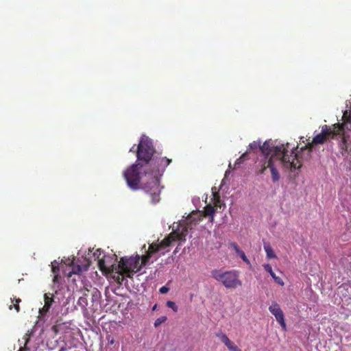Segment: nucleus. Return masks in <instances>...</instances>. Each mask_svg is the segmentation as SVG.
<instances>
[{
  "label": "nucleus",
  "mask_w": 351,
  "mask_h": 351,
  "mask_svg": "<svg viewBox=\"0 0 351 351\" xmlns=\"http://www.w3.org/2000/svg\"><path fill=\"white\" fill-rule=\"evenodd\" d=\"M289 143L285 145L282 144L271 147L270 141H265L260 147V151L263 154L264 158L261 160L256 165V173L257 175L264 174L269 168L272 181L274 182H278L280 180V173L277 169L276 163L280 164L283 167L291 165L289 160ZM293 166L295 167V165Z\"/></svg>",
  "instance_id": "1"
},
{
  "label": "nucleus",
  "mask_w": 351,
  "mask_h": 351,
  "mask_svg": "<svg viewBox=\"0 0 351 351\" xmlns=\"http://www.w3.org/2000/svg\"><path fill=\"white\" fill-rule=\"evenodd\" d=\"M154 153L152 141L147 137L141 138L136 150L137 161L123 173V177L130 189L136 191L141 188V171L147 169V167Z\"/></svg>",
  "instance_id": "2"
},
{
  "label": "nucleus",
  "mask_w": 351,
  "mask_h": 351,
  "mask_svg": "<svg viewBox=\"0 0 351 351\" xmlns=\"http://www.w3.org/2000/svg\"><path fill=\"white\" fill-rule=\"evenodd\" d=\"M171 162V159L166 157L154 158L150 165H154L151 170H144L145 176H148L149 181L143 184L141 189L150 195L152 202L156 204L160 202V189L159 178L164 173L165 168Z\"/></svg>",
  "instance_id": "3"
},
{
  "label": "nucleus",
  "mask_w": 351,
  "mask_h": 351,
  "mask_svg": "<svg viewBox=\"0 0 351 351\" xmlns=\"http://www.w3.org/2000/svg\"><path fill=\"white\" fill-rule=\"evenodd\" d=\"M160 252V247L157 243H152L146 254L143 256L136 254L135 256H124L121 258L118 264V269L125 274L128 278H132L133 274L141 270L149 261L153 254Z\"/></svg>",
  "instance_id": "4"
},
{
  "label": "nucleus",
  "mask_w": 351,
  "mask_h": 351,
  "mask_svg": "<svg viewBox=\"0 0 351 351\" xmlns=\"http://www.w3.org/2000/svg\"><path fill=\"white\" fill-rule=\"evenodd\" d=\"M211 276L227 289H235L242 285L239 278V273L236 270L213 269L211 271Z\"/></svg>",
  "instance_id": "5"
},
{
  "label": "nucleus",
  "mask_w": 351,
  "mask_h": 351,
  "mask_svg": "<svg viewBox=\"0 0 351 351\" xmlns=\"http://www.w3.org/2000/svg\"><path fill=\"white\" fill-rule=\"evenodd\" d=\"M298 149V145L291 149L290 154H289V160L290 163L293 162V165H295V167L292 166H284V167L293 169H299L302 167L303 161H308L311 158V153L313 147H309L308 143L302 147L300 151L295 152V151Z\"/></svg>",
  "instance_id": "6"
},
{
  "label": "nucleus",
  "mask_w": 351,
  "mask_h": 351,
  "mask_svg": "<svg viewBox=\"0 0 351 351\" xmlns=\"http://www.w3.org/2000/svg\"><path fill=\"white\" fill-rule=\"evenodd\" d=\"M343 132V125L341 124L335 125V128L332 130L327 125L322 126V130L319 134L314 136L313 141L308 143L309 147H314L317 145H322L329 138L330 136L332 137L339 134Z\"/></svg>",
  "instance_id": "7"
},
{
  "label": "nucleus",
  "mask_w": 351,
  "mask_h": 351,
  "mask_svg": "<svg viewBox=\"0 0 351 351\" xmlns=\"http://www.w3.org/2000/svg\"><path fill=\"white\" fill-rule=\"evenodd\" d=\"M187 232L188 230L186 228H184L181 232H179L178 231H173L167 237L165 238L160 243H157V245L160 247V251L169 246L173 241H185V237Z\"/></svg>",
  "instance_id": "8"
},
{
  "label": "nucleus",
  "mask_w": 351,
  "mask_h": 351,
  "mask_svg": "<svg viewBox=\"0 0 351 351\" xmlns=\"http://www.w3.org/2000/svg\"><path fill=\"white\" fill-rule=\"evenodd\" d=\"M187 232L188 230L186 228H184L181 232H179L178 231H173L167 237L165 238L160 243H157V245L160 247V251L169 246L173 241H185V237Z\"/></svg>",
  "instance_id": "9"
},
{
  "label": "nucleus",
  "mask_w": 351,
  "mask_h": 351,
  "mask_svg": "<svg viewBox=\"0 0 351 351\" xmlns=\"http://www.w3.org/2000/svg\"><path fill=\"white\" fill-rule=\"evenodd\" d=\"M269 311L274 315L276 321L280 324L282 330L286 331L287 325L285 321V315L279 304L275 302H273L271 305L269 306Z\"/></svg>",
  "instance_id": "10"
},
{
  "label": "nucleus",
  "mask_w": 351,
  "mask_h": 351,
  "mask_svg": "<svg viewBox=\"0 0 351 351\" xmlns=\"http://www.w3.org/2000/svg\"><path fill=\"white\" fill-rule=\"evenodd\" d=\"M45 304L42 308L39 310V314L40 316L46 315L53 302V295L51 293H47L44 295Z\"/></svg>",
  "instance_id": "11"
},
{
  "label": "nucleus",
  "mask_w": 351,
  "mask_h": 351,
  "mask_svg": "<svg viewBox=\"0 0 351 351\" xmlns=\"http://www.w3.org/2000/svg\"><path fill=\"white\" fill-rule=\"evenodd\" d=\"M263 267L265 269V270L266 271H267L268 273H269V274L271 275V276L272 277V278L274 280V281L281 285V286H283L284 285V282L282 280V279L278 276H277L275 273L272 270V268H271V266L269 265V264H264L263 265Z\"/></svg>",
  "instance_id": "12"
},
{
  "label": "nucleus",
  "mask_w": 351,
  "mask_h": 351,
  "mask_svg": "<svg viewBox=\"0 0 351 351\" xmlns=\"http://www.w3.org/2000/svg\"><path fill=\"white\" fill-rule=\"evenodd\" d=\"M343 133H344V131L340 134H342V136H341V140L340 141V142L339 143V147L341 154L343 156L348 154V147H349L348 143L346 138Z\"/></svg>",
  "instance_id": "13"
},
{
  "label": "nucleus",
  "mask_w": 351,
  "mask_h": 351,
  "mask_svg": "<svg viewBox=\"0 0 351 351\" xmlns=\"http://www.w3.org/2000/svg\"><path fill=\"white\" fill-rule=\"evenodd\" d=\"M217 336L220 339L221 341L227 346L228 349H230V348L234 344L224 333H218L217 334Z\"/></svg>",
  "instance_id": "14"
},
{
  "label": "nucleus",
  "mask_w": 351,
  "mask_h": 351,
  "mask_svg": "<svg viewBox=\"0 0 351 351\" xmlns=\"http://www.w3.org/2000/svg\"><path fill=\"white\" fill-rule=\"evenodd\" d=\"M204 216L211 217V221L213 220V215L215 213V208L212 205H207L204 207Z\"/></svg>",
  "instance_id": "15"
},
{
  "label": "nucleus",
  "mask_w": 351,
  "mask_h": 351,
  "mask_svg": "<svg viewBox=\"0 0 351 351\" xmlns=\"http://www.w3.org/2000/svg\"><path fill=\"white\" fill-rule=\"evenodd\" d=\"M264 249L267 254V257L268 258H276V256L269 244H265Z\"/></svg>",
  "instance_id": "16"
},
{
  "label": "nucleus",
  "mask_w": 351,
  "mask_h": 351,
  "mask_svg": "<svg viewBox=\"0 0 351 351\" xmlns=\"http://www.w3.org/2000/svg\"><path fill=\"white\" fill-rule=\"evenodd\" d=\"M60 268L58 263L56 261H54L51 263V271L55 274L53 281L55 282L56 279L58 278V272H59Z\"/></svg>",
  "instance_id": "17"
},
{
  "label": "nucleus",
  "mask_w": 351,
  "mask_h": 351,
  "mask_svg": "<svg viewBox=\"0 0 351 351\" xmlns=\"http://www.w3.org/2000/svg\"><path fill=\"white\" fill-rule=\"evenodd\" d=\"M77 304L83 308H86V306H88V300L86 298V294H84L83 296H81L78 299Z\"/></svg>",
  "instance_id": "18"
},
{
  "label": "nucleus",
  "mask_w": 351,
  "mask_h": 351,
  "mask_svg": "<svg viewBox=\"0 0 351 351\" xmlns=\"http://www.w3.org/2000/svg\"><path fill=\"white\" fill-rule=\"evenodd\" d=\"M11 300H12V303L15 302V304H14L13 305H10L9 306V308L11 310L12 308H14L16 311L17 313H19L20 311L19 303L21 302V300L20 298H14V299H11Z\"/></svg>",
  "instance_id": "19"
},
{
  "label": "nucleus",
  "mask_w": 351,
  "mask_h": 351,
  "mask_svg": "<svg viewBox=\"0 0 351 351\" xmlns=\"http://www.w3.org/2000/svg\"><path fill=\"white\" fill-rule=\"evenodd\" d=\"M124 276H125V274L122 272V271L121 269H118L117 276H114V278L115 279L117 282H118L119 284H121L122 282L123 281V280L125 279Z\"/></svg>",
  "instance_id": "20"
},
{
  "label": "nucleus",
  "mask_w": 351,
  "mask_h": 351,
  "mask_svg": "<svg viewBox=\"0 0 351 351\" xmlns=\"http://www.w3.org/2000/svg\"><path fill=\"white\" fill-rule=\"evenodd\" d=\"M260 147H261V141H253L252 143H251L249 145L247 150L249 152H250V151H254L257 149H260Z\"/></svg>",
  "instance_id": "21"
},
{
  "label": "nucleus",
  "mask_w": 351,
  "mask_h": 351,
  "mask_svg": "<svg viewBox=\"0 0 351 351\" xmlns=\"http://www.w3.org/2000/svg\"><path fill=\"white\" fill-rule=\"evenodd\" d=\"M167 319V317L166 316H161L158 318H157L154 322V326L158 327L160 324L165 323Z\"/></svg>",
  "instance_id": "22"
},
{
  "label": "nucleus",
  "mask_w": 351,
  "mask_h": 351,
  "mask_svg": "<svg viewBox=\"0 0 351 351\" xmlns=\"http://www.w3.org/2000/svg\"><path fill=\"white\" fill-rule=\"evenodd\" d=\"M238 255L241 257V258L250 267H251V263L250 261H249V259L247 258V256H245V254L243 251H241L239 252V253L238 254Z\"/></svg>",
  "instance_id": "23"
},
{
  "label": "nucleus",
  "mask_w": 351,
  "mask_h": 351,
  "mask_svg": "<svg viewBox=\"0 0 351 351\" xmlns=\"http://www.w3.org/2000/svg\"><path fill=\"white\" fill-rule=\"evenodd\" d=\"M167 306L171 308L174 312H177L178 310V306L173 301H167Z\"/></svg>",
  "instance_id": "24"
},
{
  "label": "nucleus",
  "mask_w": 351,
  "mask_h": 351,
  "mask_svg": "<svg viewBox=\"0 0 351 351\" xmlns=\"http://www.w3.org/2000/svg\"><path fill=\"white\" fill-rule=\"evenodd\" d=\"M98 266L101 271L106 270L105 261L101 258L98 260Z\"/></svg>",
  "instance_id": "25"
},
{
  "label": "nucleus",
  "mask_w": 351,
  "mask_h": 351,
  "mask_svg": "<svg viewBox=\"0 0 351 351\" xmlns=\"http://www.w3.org/2000/svg\"><path fill=\"white\" fill-rule=\"evenodd\" d=\"M102 254V251L100 249H97L94 253L93 256L95 258V259H101L102 258H100L101 255Z\"/></svg>",
  "instance_id": "26"
},
{
  "label": "nucleus",
  "mask_w": 351,
  "mask_h": 351,
  "mask_svg": "<svg viewBox=\"0 0 351 351\" xmlns=\"http://www.w3.org/2000/svg\"><path fill=\"white\" fill-rule=\"evenodd\" d=\"M230 246L237 254L241 251L236 243H231Z\"/></svg>",
  "instance_id": "27"
},
{
  "label": "nucleus",
  "mask_w": 351,
  "mask_h": 351,
  "mask_svg": "<svg viewBox=\"0 0 351 351\" xmlns=\"http://www.w3.org/2000/svg\"><path fill=\"white\" fill-rule=\"evenodd\" d=\"M230 246L237 254L241 251L236 243H231Z\"/></svg>",
  "instance_id": "28"
},
{
  "label": "nucleus",
  "mask_w": 351,
  "mask_h": 351,
  "mask_svg": "<svg viewBox=\"0 0 351 351\" xmlns=\"http://www.w3.org/2000/svg\"><path fill=\"white\" fill-rule=\"evenodd\" d=\"M169 291V288L166 287V286H163L162 287L160 288L159 289V292L162 294H165L167 293L168 291Z\"/></svg>",
  "instance_id": "29"
},
{
  "label": "nucleus",
  "mask_w": 351,
  "mask_h": 351,
  "mask_svg": "<svg viewBox=\"0 0 351 351\" xmlns=\"http://www.w3.org/2000/svg\"><path fill=\"white\" fill-rule=\"evenodd\" d=\"M107 340L109 344L112 345L114 343V339L111 335L107 336Z\"/></svg>",
  "instance_id": "30"
},
{
  "label": "nucleus",
  "mask_w": 351,
  "mask_h": 351,
  "mask_svg": "<svg viewBox=\"0 0 351 351\" xmlns=\"http://www.w3.org/2000/svg\"><path fill=\"white\" fill-rule=\"evenodd\" d=\"M243 159L241 158V157L240 156L238 159H237V160L235 161V163H234V166L237 167V166H239L240 165L241 163H243Z\"/></svg>",
  "instance_id": "31"
},
{
  "label": "nucleus",
  "mask_w": 351,
  "mask_h": 351,
  "mask_svg": "<svg viewBox=\"0 0 351 351\" xmlns=\"http://www.w3.org/2000/svg\"><path fill=\"white\" fill-rule=\"evenodd\" d=\"M230 351H242L240 348H239L238 346H237L236 345H233L232 346L230 349H229Z\"/></svg>",
  "instance_id": "32"
},
{
  "label": "nucleus",
  "mask_w": 351,
  "mask_h": 351,
  "mask_svg": "<svg viewBox=\"0 0 351 351\" xmlns=\"http://www.w3.org/2000/svg\"><path fill=\"white\" fill-rule=\"evenodd\" d=\"M213 193L214 199L216 201V203L219 202L220 197H219L218 193H217V192H213Z\"/></svg>",
  "instance_id": "33"
},
{
  "label": "nucleus",
  "mask_w": 351,
  "mask_h": 351,
  "mask_svg": "<svg viewBox=\"0 0 351 351\" xmlns=\"http://www.w3.org/2000/svg\"><path fill=\"white\" fill-rule=\"evenodd\" d=\"M28 341H29V338H28V337H27V339H26V342H25V346H24L23 347H21V348L19 349V351H26V350H29V349L26 347V344L27 343Z\"/></svg>",
  "instance_id": "34"
},
{
  "label": "nucleus",
  "mask_w": 351,
  "mask_h": 351,
  "mask_svg": "<svg viewBox=\"0 0 351 351\" xmlns=\"http://www.w3.org/2000/svg\"><path fill=\"white\" fill-rule=\"evenodd\" d=\"M248 152H249V151H248V150H247L245 153H243V154L241 156V158H243V160H245L247 159V155H248Z\"/></svg>",
  "instance_id": "35"
},
{
  "label": "nucleus",
  "mask_w": 351,
  "mask_h": 351,
  "mask_svg": "<svg viewBox=\"0 0 351 351\" xmlns=\"http://www.w3.org/2000/svg\"><path fill=\"white\" fill-rule=\"evenodd\" d=\"M66 347H62L60 348V350L58 351H66Z\"/></svg>",
  "instance_id": "36"
},
{
  "label": "nucleus",
  "mask_w": 351,
  "mask_h": 351,
  "mask_svg": "<svg viewBox=\"0 0 351 351\" xmlns=\"http://www.w3.org/2000/svg\"><path fill=\"white\" fill-rule=\"evenodd\" d=\"M52 330H53V331H55V332H57V326H53L52 327Z\"/></svg>",
  "instance_id": "37"
},
{
  "label": "nucleus",
  "mask_w": 351,
  "mask_h": 351,
  "mask_svg": "<svg viewBox=\"0 0 351 351\" xmlns=\"http://www.w3.org/2000/svg\"><path fill=\"white\" fill-rule=\"evenodd\" d=\"M156 308H157V304H155V305L153 306L152 310H153V311H155V310L156 309Z\"/></svg>",
  "instance_id": "38"
},
{
  "label": "nucleus",
  "mask_w": 351,
  "mask_h": 351,
  "mask_svg": "<svg viewBox=\"0 0 351 351\" xmlns=\"http://www.w3.org/2000/svg\"><path fill=\"white\" fill-rule=\"evenodd\" d=\"M134 147H135V145H133V147L130 149V152H134Z\"/></svg>",
  "instance_id": "39"
},
{
  "label": "nucleus",
  "mask_w": 351,
  "mask_h": 351,
  "mask_svg": "<svg viewBox=\"0 0 351 351\" xmlns=\"http://www.w3.org/2000/svg\"><path fill=\"white\" fill-rule=\"evenodd\" d=\"M304 136H302V137L300 138V139H301V140H302V142H304Z\"/></svg>",
  "instance_id": "40"
}]
</instances>
